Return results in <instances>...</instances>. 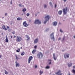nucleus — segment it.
<instances>
[{"label": "nucleus", "instance_id": "1", "mask_svg": "<svg viewBox=\"0 0 75 75\" xmlns=\"http://www.w3.org/2000/svg\"><path fill=\"white\" fill-rule=\"evenodd\" d=\"M50 17L49 15H47L45 17V21L44 22V23L45 24L47 22V21H48V20H49V19H50Z\"/></svg>", "mask_w": 75, "mask_h": 75}, {"label": "nucleus", "instance_id": "2", "mask_svg": "<svg viewBox=\"0 0 75 75\" xmlns=\"http://www.w3.org/2000/svg\"><path fill=\"white\" fill-rule=\"evenodd\" d=\"M22 40V38L18 36L16 37V41L17 42H19Z\"/></svg>", "mask_w": 75, "mask_h": 75}, {"label": "nucleus", "instance_id": "3", "mask_svg": "<svg viewBox=\"0 0 75 75\" xmlns=\"http://www.w3.org/2000/svg\"><path fill=\"white\" fill-rule=\"evenodd\" d=\"M63 14L64 15H66L68 13V7H66L65 8L63 9Z\"/></svg>", "mask_w": 75, "mask_h": 75}, {"label": "nucleus", "instance_id": "4", "mask_svg": "<svg viewBox=\"0 0 75 75\" xmlns=\"http://www.w3.org/2000/svg\"><path fill=\"white\" fill-rule=\"evenodd\" d=\"M37 55L38 57L39 58H42V57H43V54H42V53L41 52H39Z\"/></svg>", "mask_w": 75, "mask_h": 75}, {"label": "nucleus", "instance_id": "5", "mask_svg": "<svg viewBox=\"0 0 75 75\" xmlns=\"http://www.w3.org/2000/svg\"><path fill=\"white\" fill-rule=\"evenodd\" d=\"M35 24H41V21H40L39 19L36 20L34 22Z\"/></svg>", "mask_w": 75, "mask_h": 75}, {"label": "nucleus", "instance_id": "6", "mask_svg": "<svg viewBox=\"0 0 75 75\" xmlns=\"http://www.w3.org/2000/svg\"><path fill=\"white\" fill-rule=\"evenodd\" d=\"M55 74L58 75H62V74L61 73V71L60 70H59L57 72L55 73Z\"/></svg>", "mask_w": 75, "mask_h": 75}, {"label": "nucleus", "instance_id": "7", "mask_svg": "<svg viewBox=\"0 0 75 75\" xmlns=\"http://www.w3.org/2000/svg\"><path fill=\"white\" fill-rule=\"evenodd\" d=\"M26 21H25L23 22V25L24 26V27H27L28 26V25L26 23Z\"/></svg>", "mask_w": 75, "mask_h": 75}, {"label": "nucleus", "instance_id": "8", "mask_svg": "<svg viewBox=\"0 0 75 75\" xmlns=\"http://www.w3.org/2000/svg\"><path fill=\"white\" fill-rule=\"evenodd\" d=\"M32 59H33V56L29 57L28 59V63L29 64L31 62V60H32Z\"/></svg>", "mask_w": 75, "mask_h": 75}, {"label": "nucleus", "instance_id": "9", "mask_svg": "<svg viewBox=\"0 0 75 75\" xmlns=\"http://www.w3.org/2000/svg\"><path fill=\"white\" fill-rule=\"evenodd\" d=\"M69 54L66 53L64 55V57L65 58H69Z\"/></svg>", "mask_w": 75, "mask_h": 75}, {"label": "nucleus", "instance_id": "10", "mask_svg": "<svg viewBox=\"0 0 75 75\" xmlns=\"http://www.w3.org/2000/svg\"><path fill=\"white\" fill-rule=\"evenodd\" d=\"M50 36H52V37L51 38V39H53V41H54V33H52L51 35H50Z\"/></svg>", "mask_w": 75, "mask_h": 75}, {"label": "nucleus", "instance_id": "11", "mask_svg": "<svg viewBox=\"0 0 75 75\" xmlns=\"http://www.w3.org/2000/svg\"><path fill=\"white\" fill-rule=\"evenodd\" d=\"M15 63L16 64V67H20V64H19V63L17 62L16 61Z\"/></svg>", "mask_w": 75, "mask_h": 75}, {"label": "nucleus", "instance_id": "12", "mask_svg": "<svg viewBox=\"0 0 75 75\" xmlns=\"http://www.w3.org/2000/svg\"><path fill=\"white\" fill-rule=\"evenodd\" d=\"M38 38H37L36 39H35L34 42V44L37 43V42H38Z\"/></svg>", "mask_w": 75, "mask_h": 75}, {"label": "nucleus", "instance_id": "13", "mask_svg": "<svg viewBox=\"0 0 75 75\" xmlns=\"http://www.w3.org/2000/svg\"><path fill=\"white\" fill-rule=\"evenodd\" d=\"M52 24L53 25H54V26H56V25H57V22L56 21H54L52 23Z\"/></svg>", "mask_w": 75, "mask_h": 75}, {"label": "nucleus", "instance_id": "14", "mask_svg": "<svg viewBox=\"0 0 75 75\" xmlns=\"http://www.w3.org/2000/svg\"><path fill=\"white\" fill-rule=\"evenodd\" d=\"M2 28L4 30H7V29L6 28V26L4 25H3L2 26Z\"/></svg>", "mask_w": 75, "mask_h": 75}, {"label": "nucleus", "instance_id": "15", "mask_svg": "<svg viewBox=\"0 0 75 75\" xmlns=\"http://www.w3.org/2000/svg\"><path fill=\"white\" fill-rule=\"evenodd\" d=\"M62 13V11L60 10L58 11V14H59V15H61Z\"/></svg>", "mask_w": 75, "mask_h": 75}, {"label": "nucleus", "instance_id": "16", "mask_svg": "<svg viewBox=\"0 0 75 75\" xmlns=\"http://www.w3.org/2000/svg\"><path fill=\"white\" fill-rule=\"evenodd\" d=\"M6 39L5 40L6 42H8V38L7 37V36L6 35Z\"/></svg>", "mask_w": 75, "mask_h": 75}, {"label": "nucleus", "instance_id": "17", "mask_svg": "<svg viewBox=\"0 0 75 75\" xmlns=\"http://www.w3.org/2000/svg\"><path fill=\"white\" fill-rule=\"evenodd\" d=\"M48 61L49 62V65H50L51 64V61H52V60H51V59H48Z\"/></svg>", "mask_w": 75, "mask_h": 75}, {"label": "nucleus", "instance_id": "18", "mask_svg": "<svg viewBox=\"0 0 75 75\" xmlns=\"http://www.w3.org/2000/svg\"><path fill=\"white\" fill-rule=\"evenodd\" d=\"M68 66L69 67H72V63H68Z\"/></svg>", "mask_w": 75, "mask_h": 75}, {"label": "nucleus", "instance_id": "19", "mask_svg": "<svg viewBox=\"0 0 75 75\" xmlns=\"http://www.w3.org/2000/svg\"><path fill=\"white\" fill-rule=\"evenodd\" d=\"M25 54V52H24L23 51L21 54V55H22V56H23V55H24Z\"/></svg>", "mask_w": 75, "mask_h": 75}, {"label": "nucleus", "instance_id": "20", "mask_svg": "<svg viewBox=\"0 0 75 75\" xmlns=\"http://www.w3.org/2000/svg\"><path fill=\"white\" fill-rule=\"evenodd\" d=\"M15 56L16 59H17V60H18V59H19V58L18 57H17V54H15Z\"/></svg>", "mask_w": 75, "mask_h": 75}, {"label": "nucleus", "instance_id": "21", "mask_svg": "<svg viewBox=\"0 0 75 75\" xmlns=\"http://www.w3.org/2000/svg\"><path fill=\"white\" fill-rule=\"evenodd\" d=\"M36 52V50H34L32 52V54H34Z\"/></svg>", "mask_w": 75, "mask_h": 75}, {"label": "nucleus", "instance_id": "22", "mask_svg": "<svg viewBox=\"0 0 75 75\" xmlns=\"http://www.w3.org/2000/svg\"><path fill=\"white\" fill-rule=\"evenodd\" d=\"M50 67L49 66H47L45 67L46 69H50Z\"/></svg>", "mask_w": 75, "mask_h": 75}, {"label": "nucleus", "instance_id": "23", "mask_svg": "<svg viewBox=\"0 0 75 75\" xmlns=\"http://www.w3.org/2000/svg\"><path fill=\"white\" fill-rule=\"evenodd\" d=\"M53 56L54 59V60H56V58H55V54L54 53L53 54Z\"/></svg>", "mask_w": 75, "mask_h": 75}, {"label": "nucleus", "instance_id": "24", "mask_svg": "<svg viewBox=\"0 0 75 75\" xmlns=\"http://www.w3.org/2000/svg\"><path fill=\"white\" fill-rule=\"evenodd\" d=\"M17 20H22V19L21 18H17Z\"/></svg>", "mask_w": 75, "mask_h": 75}, {"label": "nucleus", "instance_id": "25", "mask_svg": "<svg viewBox=\"0 0 75 75\" xmlns=\"http://www.w3.org/2000/svg\"><path fill=\"white\" fill-rule=\"evenodd\" d=\"M72 73H73L74 74H75V70L74 69H73L71 71Z\"/></svg>", "mask_w": 75, "mask_h": 75}, {"label": "nucleus", "instance_id": "26", "mask_svg": "<svg viewBox=\"0 0 75 75\" xmlns=\"http://www.w3.org/2000/svg\"><path fill=\"white\" fill-rule=\"evenodd\" d=\"M20 48H18V50H16L17 52H20Z\"/></svg>", "mask_w": 75, "mask_h": 75}, {"label": "nucleus", "instance_id": "27", "mask_svg": "<svg viewBox=\"0 0 75 75\" xmlns=\"http://www.w3.org/2000/svg\"><path fill=\"white\" fill-rule=\"evenodd\" d=\"M26 10L27 9H25V8H24L22 10V11L23 12H25V11H26Z\"/></svg>", "mask_w": 75, "mask_h": 75}, {"label": "nucleus", "instance_id": "28", "mask_svg": "<svg viewBox=\"0 0 75 75\" xmlns=\"http://www.w3.org/2000/svg\"><path fill=\"white\" fill-rule=\"evenodd\" d=\"M5 74H6V75H7L8 74V72H7L6 70H5Z\"/></svg>", "mask_w": 75, "mask_h": 75}, {"label": "nucleus", "instance_id": "29", "mask_svg": "<svg viewBox=\"0 0 75 75\" xmlns=\"http://www.w3.org/2000/svg\"><path fill=\"white\" fill-rule=\"evenodd\" d=\"M40 74H42V73H43V71H40Z\"/></svg>", "mask_w": 75, "mask_h": 75}, {"label": "nucleus", "instance_id": "30", "mask_svg": "<svg viewBox=\"0 0 75 75\" xmlns=\"http://www.w3.org/2000/svg\"><path fill=\"white\" fill-rule=\"evenodd\" d=\"M18 6L20 7H22V5L21 4H19L18 5Z\"/></svg>", "mask_w": 75, "mask_h": 75}, {"label": "nucleus", "instance_id": "31", "mask_svg": "<svg viewBox=\"0 0 75 75\" xmlns=\"http://www.w3.org/2000/svg\"><path fill=\"white\" fill-rule=\"evenodd\" d=\"M44 8H47V5L45 4L44 5Z\"/></svg>", "mask_w": 75, "mask_h": 75}, {"label": "nucleus", "instance_id": "32", "mask_svg": "<svg viewBox=\"0 0 75 75\" xmlns=\"http://www.w3.org/2000/svg\"><path fill=\"white\" fill-rule=\"evenodd\" d=\"M37 45H35V46L34 48H35V49H37Z\"/></svg>", "mask_w": 75, "mask_h": 75}, {"label": "nucleus", "instance_id": "33", "mask_svg": "<svg viewBox=\"0 0 75 75\" xmlns=\"http://www.w3.org/2000/svg\"><path fill=\"white\" fill-rule=\"evenodd\" d=\"M26 16H30V14L29 13H27L26 14Z\"/></svg>", "mask_w": 75, "mask_h": 75}, {"label": "nucleus", "instance_id": "34", "mask_svg": "<svg viewBox=\"0 0 75 75\" xmlns=\"http://www.w3.org/2000/svg\"><path fill=\"white\" fill-rule=\"evenodd\" d=\"M30 38L28 37V38L27 39V40L29 41V40H30Z\"/></svg>", "mask_w": 75, "mask_h": 75}, {"label": "nucleus", "instance_id": "35", "mask_svg": "<svg viewBox=\"0 0 75 75\" xmlns=\"http://www.w3.org/2000/svg\"><path fill=\"white\" fill-rule=\"evenodd\" d=\"M6 28H7V29H8L10 28V27H9V26H6Z\"/></svg>", "mask_w": 75, "mask_h": 75}, {"label": "nucleus", "instance_id": "36", "mask_svg": "<svg viewBox=\"0 0 75 75\" xmlns=\"http://www.w3.org/2000/svg\"><path fill=\"white\" fill-rule=\"evenodd\" d=\"M60 31L61 33H63V31L61 29H60Z\"/></svg>", "mask_w": 75, "mask_h": 75}, {"label": "nucleus", "instance_id": "37", "mask_svg": "<svg viewBox=\"0 0 75 75\" xmlns=\"http://www.w3.org/2000/svg\"><path fill=\"white\" fill-rule=\"evenodd\" d=\"M50 6H52V3L51 2H50Z\"/></svg>", "mask_w": 75, "mask_h": 75}, {"label": "nucleus", "instance_id": "38", "mask_svg": "<svg viewBox=\"0 0 75 75\" xmlns=\"http://www.w3.org/2000/svg\"><path fill=\"white\" fill-rule=\"evenodd\" d=\"M13 34H15V32L14 31H13L12 33Z\"/></svg>", "mask_w": 75, "mask_h": 75}, {"label": "nucleus", "instance_id": "39", "mask_svg": "<svg viewBox=\"0 0 75 75\" xmlns=\"http://www.w3.org/2000/svg\"><path fill=\"white\" fill-rule=\"evenodd\" d=\"M25 36H26V38H28V37H29L28 35H26Z\"/></svg>", "mask_w": 75, "mask_h": 75}, {"label": "nucleus", "instance_id": "40", "mask_svg": "<svg viewBox=\"0 0 75 75\" xmlns=\"http://www.w3.org/2000/svg\"><path fill=\"white\" fill-rule=\"evenodd\" d=\"M5 16H7V13H5Z\"/></svg>", "mask_w": 75, "mask_h": 75}, {"label": "nucleus", "instance_id": "41", "mask_svg": "<svg viewBox=\"0 0 75 75\" xmlns=\"http://www.w3.org/2000/svg\"><path fill=\"white\" fill-rule=\"evenodd\" d=\"M35 68H37V66L36 65H35Z\"/></svg>", "mask_w": 75, "mask_h": 75}, {"label": "nucleus", "instance_id": "42", "mask_svg": "<svg viewBox=\"0 0 75 75\" xmlns=\"http://www.w3.org/2000/svg\"><path fill=\"white\" fill-rule=\"evenodd\" d=\"M12 0H11V4H12Z\"/></svg>", "mask_w": 75, "mask_h": 75}, {"label": "nucleus", "instance_id": "43", "mask_svg": "<svg viewBox=\"0 0 75 75\" xmlns=\"http://www.w3.org/2000/svg\"><path fill=\"white\" fill-rule=\"evenodd\" d=\"M55 8H57V4H55Z\"/></svg>", "mask_w": 75, "mask_h": 75}, {"label": "nucleus", "instance_id": "44", "mask_svg": "<svg viewBox=\"0 0 75 75\" xmlns=\"http://www.w3.org/2000/svg\"><path fill=\"white\" fill-rule=\"evenodd\" d=\"M61 37H59V38L58 39V40H61Z\"/></svg>", "mask_w": 75, "mask_h": 75}, {"label": "nucleus", "instance_id": "45", "mask_svg": "<svg viewBox=\"0 0 75 75\" xmlns=\"http://www.w3.org/2000/svg\"><path fill=\"white\" fill-rule=\"evenodd\" d=\"M63 0V1H64V2H65L67 1V0Z\"/></svg>", "mask_w": 75, "mask_h": 75}, {"label": "nucleus", "instance_id": "46", "mask_svg": "<svg viewBox=\"0 0 75 75\" xmlns=\"http://www.w3.org/2000/svg\"><path fill=\"white\" fill-rule=\"evenodd\" d=\"M73 68H75V66H74L73 67Z\"/></svg>", "mask_w": 75, "mask_h": 75}, {"label": "nucleus", "instance_id": "47", "mask_svg": "<svg viewBox=\"0 0 75 75\" xmlns=\"http://www.w3.org/2000/svg\"><path fill=\"white\" fill-rule=\"evenodd\" d=\"M46 31H47V30H48H48H49V29L48 28V29H46Z\"/></svg>", "mask_w": 75, "mask_h": 75}, {"label": "nucleus", "instance_id": "48", "mask_svg": "<svg viewBox=\"0 0 75 75\" xmlns=\"http://www.w3.org/2000/svg\"><path fill=\"white\" fill-rule=\"evenodd\" d=\"M1 58V55H0V58Z\"/></svg>", "mask_w": 75, "mask_h": 75}, {"label": "nucleus", "instance_id": "49", "mask_svg": "<svg viewBox=\"0 0 75 75\" xmlns=\"http://www.w3.org/2000/svg\"><path fill=\"white\" fill-rule=\"evenodd\" d=\"M16 36H14V38H16Z\"/></svg>", "mask_w": 75, "mask_h": 75}, {"label": "nucleus", "instance_id": "50", "mask_svg": "<svg viewBox=\"0 0 75 75\" xmlns=\"http://www.w3.org/2000/svg\"><path fill=\"white\" fill-rule=\"evenodd\" d=\"M11 38H12V36H11Z\"/></svg>", "mask_w": 75, "mask_h": 75}, {"label": "nucleus", "instance_id": "51", "mask_svg": "<svg viewBox=\"0 0 75 75\" xmlns=\"http://www.w3.org/2000/svg\"><path fill=\"white\" fill-rule=\"evenodd\" d=\"M74 38H75V36H74Z\"/></svg>", "mask_w": 75, "mask_h": 75}, {"label": "nucleus", "instance_id": "52", "mask_svg": "<svg viewBox=\"0 0 75 75\" xmlns=\"http://www.w3.org/2000/svg\"><path fill=\"white\" fill-rule=\"evenodd\" d=\"M59 24H61V23H59Z\"/></svg>", "mask_w": 75, "mask_h": 75}, {"label": "nucleus", "instance_id": "53", "mask_svg": "<svg viewBox=\"0 0 75 75\" xmlns=\"http://www.w3.org/2000/svg\"><path fill=\"white\" fill-rule=\"evenodd\" d=\"M21 49H22V47H21Z\"/></svg>", "mask_w": 75, "mask_h": 75}, {"label": "nucleus", "instance_id": "54", "mask_svg": "<svg viewBox=\"0 0 75 75\" xmlns=\"http://www.w3.org/2000/svg\"><path fill=\"white\" fill-rule=\"evenodd\" d=\"M2 18H3V19L4 18V17H2Z\"/></svg>", "mask_w": 75, "mask_h": 75}, {"label": "nucleus", "instance_id": "55", "mask_svg": "<svg viewBox=\"0 0 75 75\" xmlns=\"http://www.w3.org/2000/svg\"><path fill=\"white\" fill-rule=\"evenodd\" d=\"M2 0H0V1H1Z\"/></svg>", "mask_w": 75, "mask_h": 75}, {"label": "nucleus", "instance_id": "56", "mask_svg": "<svg viewBox=\"0 0 75 75\" xmlns=\"http://www.w3.org/2000/svg\"><path fill=\"white\" fill-rule=\"evenodd\" d=\"M69 75H70V74H69Z\"/></svg>", "mask_w": 75, "mask_h": 75}]
</instances>
